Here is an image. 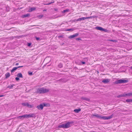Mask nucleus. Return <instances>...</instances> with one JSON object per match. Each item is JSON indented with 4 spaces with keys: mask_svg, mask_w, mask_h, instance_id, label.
<instances>
[{
    "mask_svg": "<svg viewBox=\"0 0 132 132\" xmlns=\"http://www.w3.org/2000/svg\"><path fill=\"white\" fill-rule=\"evenodd\" d=\"M22 118H27V114H25L24 115H22L21 116H19L17 117L18 119H21Z\"/></svg>",
    "mask_w": 132,
    "mask_h": 132,
    "instance_id": "nucleus-8",
    "label": "nucleus"
},
{
    "mask_svg": "<svg viewBox=\"0 0 132 132\" xmlns=\"http://www.w3.org/2000/svg\"><path fill=\"white\" fill-rule=\"evenodd\" d=\"M35 26V25H34V26Z\"/></svg>",
    "mask_w": 132,
    "mask_h": 132,
    "instance_id": "nucleus-43",
    "label": "nucleus"
},
{
    "mask_svg": "<svg viewBox=\"0 0 132 132\" xmlns=\"http://www.w3.org/2000/svg\"><path fill=\"white\" fill-rule=\"evenodd\" d=\"M82 99L84 100H85L87 101H89V99H88L86 98L83 97L82 98Z\"/></svg>",
    "mask_w": 132,
    "mask_h": 132,
    "instance_id": "nucleus-24",
    "label": "nucleus"
},
{
    "mask_svg": "<svg viewBox=\"0 0 132 132\" xmlns=\"http://www.w3.org/2000/svg\"><path fill=\"white\" fill-rule=\"evenodd\" d=\"M36 8L35 7H33L32 8H31L29 10V12H31L33 11L34 10H35Z\"/></svg>",
    "mask_w": 132,
    "mask_h": 132,
    "instance_id": "nucleus-17",
    "label": "nucleus"
},
{
    "mask_svg": "<svg viewBox=\"0 0 132 132\" xmlns=\"http://www.w3.org/2000/svg\"><path fill=\"white\" fill-rule=\"evenodd\" d=\"M126 96V94H121V95H118L117 96V97L118 98H120V97H125Z\"/></svg>",
    "mask_w": 132,
    "mask_h": 132,
    "instance_id": "nucleus-12",
    "label": "nucleus"
},
{
    "mask_svg": "<svg viewBox=\"0 0 132 132\" xmlns=\"http://www.w3.org/2000/svg\"><path fill=\"white\" fill-rule=\"evenodd\" d=\"M76 40H81V39L80 38H77L76 39Z\"/></svg>",
    "mask_w": 132,
    "mask_h": 132,
    "instance_id": "nucleus-33",
    "label": "nucleus"
},
{
    "mask_svg": "<svg viewBox=\"0 0 132 132\" xmlns=\"http://www.w3.org/2000/svg\"><path fill=\"white\" fill-rule=\"evenodd\" d=\"M17 69V68L16 67H14L11 70V71L12 72H14V71L15 70Z\"/></svg>",
    "mask_w": 132,
    "mask_h": 132,
    "instance_id": "nucleus-20",
    "label": "nucleus"
},
{
    "mask_svg": "<svg viewBox=\"0 0 132 132\" xmlns=\"http://www.w3.org/2000/svg\"><path fill=\"white\" fill-rule=\"evenodd\" d=\"M126 101L127 102H132V99H128Z\"/></svg>",
    "mask_w": 132,
    "mask_h": 132,
    "instance_id": "nucleus-22",
    "label": "nucleus"
},
{
    "mask_svg": "<svg viewBox=\"0 0 132 132\" xmlns=\"http://www.w3.org/2000/svg\"><path fill=\"white\" fill-rule=\"evenodd\" d=\"M27 118L31 117H34L35 116V114H27Z\"/></svg>",
    "mask_w": 132,
    "mask_h": 132,
    "instance_id": "nucleus-9",
    "label": "nucleus"
},
{
    "mask_svg": "<svg viewBox=\"0 0 132 132\" xmlns=\"http://www.w3.org/2000/svg\"><path fill=\"white\" fill-rule=\"evenodd\" d=\"M59 37H62V36H59Z\"/></svg>",
    "mask_w": 132,
    "mask_h": 132,
    "instance_id": "nucleus-41",
    "label": "nucleus"
},
{
    "mask_svg": "<svg viewBox=\"0 0 132 132\" xmlns=\"http://www.w3.org/2000/svg\"><path fill=\"white\" fill-rule=\"evenodd\" d=\"M30 14H27L24 15H22V17L23 18L27 17L30 16Z\"/></svg>",
    "mask_w": 132,
    "mask_h": 132,
    "instance_id": "nucleus-15",
    "label": "nucleus"
},
{
    "mask_svg": "<svg viewBox=\"0 0 132 132\" xmlns=\"http://www.w3.org/2000/svg\"><path fill=\"white\" fill-rule=\"evenodd\" d=\"M74 30H75V29L74 28H71V29H67L66 30V31H73Z\"/></svg>",
    "mask_w": 132,
    "mask_h": 132,
    "instance_id": "nucleus-23",
    "label": "nucleus"
},
{
    "mask_svg": "<svg viewBox=\"0 0 132 132\" xmlns=\"http://www.w3.org/2000/svg\"><path fill=\"white\" fill-rule=\"evenodd\" d=\"M23 67V66H18V67H16V68H17V69H18V68H19L22 67Z\"/></svg>",
    "mask_w": 132,
    "mask_h": 132,
    "instance_id": "nucleus-32",
    "label": "nucleus"
},
{
    "mask_svg": "<svg viewBox=\"0 0 132 132\" xmlns=\"http://www.w3.org/2000/svg\"><path fill=\"white\" fill-rule=\"evenodd\" d=\"M128 80L125 79H119L116 81L115 82V83L118 84L119 83H125L128 82Z\"/></svg>",
    "mask_w": 132,
    "mask_h": 132,
    "instance_id": "nucleus-5",
    "label": "nucleus"
},
{
    "mask_svg": "<svg viewBox=\"0 0 132 132\" xmlns=\"http://www.w3.org/2000/svg\"><path fill=\"white\" fill-rule=\"evenodd\" d=\"M31 45V43H28V46H30Z\"/></svg>",
    "mask_w": 132,
    "mask_h": 132,
    "instance_id": "nucleus-34",
    "label": "nucleus"
},
{
    "mask_svg": "<svg viewBox=\"0 0 132 132\" xmlns=\"http://www.w3.org/2000/svg\"><path fill=\"white\" fill-rule=\"evenodd\" d=\"M14 85L13 84H12L11 85H9L7 87V88H12L13 87Z\"/></svg>",
    "mask_w": 132,
    "mask_h": 132,
    "instance_id": "nucleus-21",
    "label": "nucleus"
},
{
    "mask_svg": "<svg viewBox=\"0 0 132 132\" xmlns=\"http://www.w3.org/2000/svg\"><path fill=\"white\" fill-rule=\"evenodd\" d=\"M49 91V89L45 88L44 87H42L38 88L36 93L39 94H43L47 93Z\"/></svg>",
    "mask_w": 132,
    "mask_h": 132,
    "instance_id": "nucleus-3",
    "label": "nucleus"
},
{
    "mask_svg": "<svg viewBox=\"0 0 132 132\" xmlns=\"http://www.w3.org/2000/svg\"><path fill=\"white\" fill-rule=\"evenodd\" d=\"M6 8L7 9V11H9V9L8 7H6Z\"/></svg>",
    "mask_w": 132,
    "mask_h": 132,
    "instance_id": "nucleus-36",
    "label": "nucleus"
},
{
    "mask_svg": "<svg viewBox=\"0 0 132 132\" xmlns=\"http://www.w3.org/2000/svg\"><path fill=\"white\" fill-rule=\"evenodd\" d=\"M68 10H63L62 12V13H65L66 12H68Z\"/></svg>",
    "mask_w": 132,
    "mask_h": 132,
    "instance_id": "nucleus-27",
    "label": "nucleus"
},
{
    "mask_svg": "<svg viewBox=\"0 0 132 132\" xmlns=\"http://www.w3.org/2000/svg\"><path fill=\"white\" fill-rule=\"evenodd\" d=\"M15 79L17 81H18L20 80L19 78L18 77H16Z\"/></svg>",
    "mask_w": 132,
    "mask_h": 132,
    "instance_id": "nucleus-30",
    "label": "nucleus"
},
{
    "mask_svg": "<svg viewBox=\"0 0 132 132\" xmlns=\"http://www.w3.org/2000/svg\"><path fill=\"white\" fill-rule=\"evenodd\" d=\"M79 35V33H76L74 34L69 36L68 38L70 39H72L74 38L78 37Z\"/></svg>",
    "mask_w": 132,
    "mask_h": 132,
    "instance_id": "nucleus-7",
    "label": "nucleus"
},
{
    "mask_svg": "<svg viewBox=\"0 0 132 132\" xmlns=\"http://www.w3.org/2000/svg\"><path fill=\"white\" fill-rule=\"evenodd\" d=\"M74 123V122L73 121H70L67 122L65 124H62L58 126V128H67L69 127H70V125Z\"/></svg>",
    "mask_w": 132,
    "mask_h": 132,
    "instance_id": "nucleus-1",
    "label": "nucleus"
},
{
    "mask_svg": "<svg viewBox=\"0 0 132 132\" xmlns=\"http://www.w3.org/2000/svg\"><path fill=\"white\" fill-rule=\"evenodd\" d=\"M46 10H44L43 11H45Z\"/></svg>",
    "mask_w": 132,
    "mask_h": 132,
    "instance_id": "nucleus-42",
    "label": "nucleus"
},
{
    "mask_svg": "<svg viewBox=\"0 0 132 132\" xmlns=\"http://www.w3.org/2000/svg\"><path fill=\"white\" fill-rule=\"evenodd\" d=\"M4 96V95H0V97H3Z\"/></svg>",
    "mask_w": 132,
    "mask_h": 132,
    "instance_id": "nucleus-40",
    "label": "nucleus"
},
{
    "mask_svg": "<svg viewBox=\"0 0 132 132\" xmlns=\"http://www.w3.org/2000/svg\"><path fill=\"white\" fill-rule=\"evenodd\" d=\"M18 132H20V131L19 130Z\"/></svg>",
    "mask_w": 132,
    "mask_h": 132,
    "instance_id": "nucleus-44",
    "label": "nucleus"
},
{
    "mask_svg": "<svg viewBox=\"0 0 132 132\" xmlns=\"http://www.w3.org/2000/svg\"><path fill=\"white\" fill-rule=\"evenodd\" d=\"M81 109H75L74 110V111L76 113H79Z\"/></svg>",
    "mask_w": 132,
    "mask_h": 132,
    "instance_id": "nucleus-14",
    "label": "nucleus"
},
{
    "mask_svg": "<svg viewBox=\"0 0 132 132\" xmlns=\"http://www.w3.org/2000/svg\"><path fill=\"white\" fill-rule=\"evenodd\" d=\"M28 74L30 75H32V72H28Z\"/></svg>",
    "mask_w": 132,
    "mask_h": 132,
    "instance_id": "nucleus-29",
    "label": "nucleus"
},
{
    "mask_svg": "<svg viewBox=\"0 0 132 132\" xmlns=\"http://www.w3.org/2000/svg\"><path fill=\"white\" fill-rule=\"evenodd\" d=\"M82 64H85L86 63L85 62H81Z\"/></svg>",
    "mask_w": 132,
    "mask_h": 132,
    "instance_id": "nucleus-37",
    "label": "nucleus"
},
{
    "mask_svg": "<svg viewBox=\"0 0 132 132\" xmlns=\"http://www.w3.org/2000/svg\"><path fill=\"white\" fill-rule=\"evenodd\" d=\"M22 104L24 106H29V105L28 103H22Z\"/></svg>",
    "mask_w": 132,
    "mask_h": 132,
    "instance_id": "nucleus-18",
    "label": "nucleus"
},
{
    "mask_svg": "<svg viewBox=\"0 0 132 132\" xmlns=\"http://www.w3.org/2000/svg\"><path fill=\"white\" fill-rule=\"evenodd\" d=\"M48 105V104L43 103L42 104H40L39 105H38L36 107V108L39 110H42L43 109V107L44 106H47Z\"/></svg>",
    "mask_w": 132,
    "mask_h": 132,
    "instance_id": "nucleus-4",
    "label": "nucleus"
},
{
    "mask_svg": "<svg viewBox=\"0 0 132 132\" xmlns=\"http://www.w3.org/2000/svg\"><path fill=\"white\" fill-rule=\"evenodd\" d=\"M17 76L18 77L21 78H23L22 75V74L21 73H18L17 74Z\"/></svg>",
    "mask_w": 132,
    "mask_h": 132,
    "instance_id": "nucleus-13",
    "label": "nucleus"
},
{
    "mask_svg": "<svg viewBox=\"0 0 132 132\" xmlns=\"http://www.w3.org/2000/svg\"><path fill=\"white\" fill-rule=\"evenodd\" d=\"M109 40V41H112V42H116V40Z\"/></svg>",
    "mask_w": 132,
    "mask_h": 132,
    "instance_id": "nucleus-35",
    "label": "nucleus"
},
{
    "mask_svg": "<svg viewBox=\"0 0 132 132\" xmlns=\"http://www.w3.org/2000/svg\"><path fill=\"white\" fill-rule=\"evenodd\" d=\"M54 2V1H53V2H51V3H48V4H45L46 5H49V4H50L52 3H53Z\"/></svg>",
    "mask_w": 132,
    "mask_h": 132,
    "instance_id": "nucleus-31",
    "label": "nucleus"
},
{
    "mask_svg": "<svg viewBox=\"0 0 132 132\" xmlns=\"http://www.w3.org/2000/svg\"><path fill=\"white\" fill-rule=\"evenodd\" d=\"M35 38H36V39L37 40H40V38L39 37H36Z\"/></svg>",
    "mask_w": 132,
    "mask_h": 132,
    "instance_id": "nucleus-28",
    "label": "nucleus"
},
{
    "mask_svg": "<svg viewBox=\"0 0 132 132\" xmlns=\"http://www.w3.org/2000/svg\"><path fill=\"white\" fill-rule=\"evenodd\" d=\"M126 95L127 96H132V92H130V93H128L127 94H126Z\"/></svg>",
    "mask_w": 132,
    "mask_h": 132,
    "instance_id": "nucleus-19",
    "label": "nucleus"
},
{
    "mask_svg": "<svg viewBox=\"0 0 132 132\" xmlns=\"http://www.w3.org/2000/svg\"><path fill=\"white\" fill-rule=\"evenodd\" d=\"M84 60L85 61H86H86H88V59H87V58H85L84 59Z\"/></svg>",
    "mask_w": 132,
    "mask_h": 132,
    "instance_id": "nucleus-38",
    "label": "nucleus"
},
{
    "mask_svg": "<svg viewBox=\"0 0 132 132\" xmlns=\"http://www.w3.org/2000/svg\"><path fill=\"white\" fill-rule=\"evenodd\" d=\"M6 76V78H7L9 77L10 76V74L9 72H7L5 75Z\"/></svg>",
    "mask_w": 132,
    "mask_h": 132,
    "instance_id": "nucleus-16",
    "label": "nucleus"
},
{
    "mask_svg": "<svg viewBox=\"0 0 132 132\" xmlns=\"http://www.w3.org/2000/svg\"><path fill=\"white\" fill-rule=\"evenodd\" d=\"M110 81V80H109V79H104L103 80L102 82L104 83H107L109 82Z\"/></svg>",
    "mask_w": 132,
    "mask_h": 132,
    "instance_id": "nucleus-11",
    "label": "nucleus"
},
{
    "mask_svg": "<svg viewBox=\"0 0 132 132\" xmlns=\"http://www.w3.org/2000/svg\"><path fill=\"white\" fill-rule=\"evenodd\" d=\"M19 65V63H16L15 64L16 65Z\"/></svg>",
    "mask_w": 132,
    "mask_h": 132,
    "instance_id": "nucleus-39",
    "label": "nucleus"
},
{
    "mask_svg": "<svg viewBox=\"0 0 132 132\" xmlns=\"http://www.w3.org/2000/svg\"><path fill=\"white\" fill-rule=\"evenodd\" d=\"M93 17L92 16H90L89 17H82L81 18H80L76 20V21H80L81 20H84L86 19H92V18Z\"/></svg>",
    "mask_w": 132,
    "mask_h": 132,
    "instance_id": "nucleus-6",
    "label": "nucleus"
},
{
    "mask_svg": "<svg viewBox=\"0 0 132 132\" xmlns=\"http://www.w3.org/2000/svg\"><path fill=\"white\" fill-rule=\"evenodd\" d=\"M92 117H93L94 116H95V117L101 119H103L104 120H108L110 119L111 118H112V116L111 115L110 116L106 117L105 116H101L99 114H92Z\"/></svg>",
    "mask_w": 132,
    "mask_h": 132,
    "instance_id": "nucleus-2",
    "label": "nucleus"
},
{
    "mask_svg": "<svg viewBox=\"0 0 132 132\" xmlns=\"http://www.w3.org/2000/svg\"><path fill=\"white\" fill-rule=\"evenodd\" d=\"M96 29L97 30H99L100 31H104L105 30V29L100 27H96Z\"/></svg>",
    "mask_w": 132,
    "mask_h": 132,
    "instance_id": "nucleus-10",
    "label": "nucleus"
},
{
    "mask_svg": "<svg viewBox=\"0 0 132 132\" xmlns=\"http://www.w3.org/2000/svg\"><path fill=\"white\" fill-rule=\"evenodd\" d=\"M58 66L60 68H62V64L60 63L58 64Z\"/></svg>",
    "mask_w": 132,
    "mask_h": 132,
    "instance_id": "nucleus-25",
    "label": "nucleus"
},
{
    "mask_svg": "<svg viewBox=\"0 0 132 132\" xmlns=\"http://www.w3.org/2000/svg\"><path fill=\"white\" fill-rule=\"evenodd\" d=\"M38 17L39 19H40L43 17V15H39Z\"/></svg>",
    "mask_w": 132,
    "mask_h": 132,
    "instance_id": "nucleus-26",
    "label": "nucleus"
}]
</instances>
